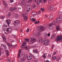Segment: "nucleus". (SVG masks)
Here are the masks:
<instances>
[{"instance_id": "obj_1", "label": "nucleus", "mask_w": 62, "mask_h": 62, "mask_svg": "<svg viewBox=\"0 0 62 62\" xmlns=\"http://www.w3.org/2000/svg\"><path fill=\"white\" fill-rule=\"evenodd\" d=\"M57 41H62V35H60L57 36L56 39Z\"/></svg>"}, {"instance_id": "obj_2", "label": "nucleus", "mask_w": 62, "mask_h": 62, "mask_svg": "<svg viewBox=\"0 0 62 62\" xmlns=\"http://www.w3.org/2000/svg\"><path fill=\"white\" fill-rule=\"evenodd\" d=\"M55 24V22H53L52 23H51V24H50L49 25V26H50V27H48V28H50V29H54V27L52 26V28H51L52 25H54Z\"/></svg>"}, {"instance_id": "obj_3", "label": "nucleus", "mask_w": 62, "mask_h": 62, "mask_svg": "<svg viewBox=\"0 0 62 62\" xmlns=\"http://www.w3.org/2000/svg\"><path fill=\"white\" fill-rule=\"evenodd\" d=\"M20 23V21L19 20H17L14 21L13 22L14 24L15 25H17L18 24H19Z\"/></svg>"}, {"instance_id": "obj_4", "label": "nucleus", "mask_w": 62, "mask_h": 62, "mask_svg": "<svg viewBox=\"0 0 62 62\" xmlns=\"http://www.w3.org/2000/svg\"><path fill=\"white\" fill-rule=\"evenodd\" d=\"M17 8L16 7H13L10 8L9 10L10 11H15L17 10Z\"/></svg>"}, {"instance_id": "obj_5", "label": "nucleus", "mask_w": 62, "mask_h": 62, "mask_svg": "<svg viewBox=\"0 0 62 62\" xmlns=\"http://www.w3.org/2000/svg\"><path fill=\"white\" fill-rule=\"evenodd\" d=\"M54 6L53 5H51L49 7V8L48 9V10H52V11H54V10H53V9L54 8Z\"/></svg>"}, {"instance_id": "obj_6", "label": "nucleus", "mask_w": 62, "mask_h": 62, "mask_svg": "<svg viewBox=\"0 0 62 62\" xmlns=\"http://www.w3.org/2000/svg\"><path fill=\"white\" fill-rule=\"evenodd\" d=\"M21 4L23 5H26L27 4L26 1L25 0H23L21 2Z\"/></svg>"}, {"instance_id": "obj_7", "label": "nucleus", "mask_w": 62, "mask_h": 62, "mask_svg": "<svg viewBox=\"0 0 62 62\" xmlns=\"http://www.w3.org/2000/svg\"><path fill=\"white\" fill-rule=\"evenodd\" d=\"M49 42L47 40H44L43 41L42 43L44 44H45V45H47L48 43Z\"/></svg>"}, {"instance_id": "obj_8", "label": "nucleus", "mask_w": 62, "mask_h": 62, "mask_svg": "<svg viewBox=\"0 0 62 62\" xmlns=\"http://www.w3.org/2000/svg\"><path fill=\"white\" fill-rule=\"evenodd\" d=\"M22 16L24 18V20L25 21H26L27 19V17L25 16V15L24 14H23L22 15Z\"/></svg>"}, {"instance_id": "obj_9", "label": "nucleus", "mask_w": 62, "mask_h": 62, "mask_svg": "<svg viewBox=\"0 0 62 62\" xmlns=\"http://www.w3.org/2000/svg\"><path fill=\"white\" fill-rule=\"evenodd\" d=\"M32 1L33 2V1H34L35 2H37V0H28L27 2L28 3L31 4Z\"/></svg>"}, {"instance_id": "obj_10", "label": "nucleus", "mask_w": 62, "mask_h": 62, "mask_svg": "<svg viewBox=\"0 0 62 62\" xmlns=\"http://www.w3.org/2000/svg\"><path fill=\"white\" fill-rule=\"evenodd\" d=\"M36 41V39L32 38L31 41V44H32L33 43H34V42Z\"/></svg>"}, {"instance_id": "obj_11", "label": "nucleus", "mask_w": 62, "mask_h": 62, "mask_svg": "<svg viewBox=\"0 0 62 62\" xmlns=\"http://www.w3.org/2000/svg\"><path fill=\"white\" fill-rule=\"evenodd\" d=\"M7 30H6V31H7V32H10L11 31V29H10V28H7Z\"/></svg>"}, {"instance_id": "obj_12", "label": "nucleus", "mask_w": 62, "mask_h": 62, "mask_svg": "<svg viewBox=\"0 0 62 62\" xmlns=\"http://www.w3.org/2000/svg\"><path fill=\"white\" fill-rule=\"evenodd\" d=\"M41 3L42 2V0H38L37 2V4L38 5H39V4L40 3Z\"/></svg>"}, {"instance_id": "obj_13", "label": "nucleus", "mask_w": 62, "mask_h": 62, "mask_svg": "<svg viewBox=\"0 0 62 62\" xmlns=\"http://www.w3.org/2000/svg\"><path fill=\"white\" fill-rule=\"evenodd\" d=\"M27 58L28 60H31L32 59V57L31 56H29L27 57Z\"/></svg>"}, {"instance_id": "obj_14", "label": "nucleus", "mask_w": 62, "mask_h": 62, "mask_svg": "<svg viewBox=\"0 0 62 62\" xmlns=\"http://www.w3.org/2000/svg\"><path fill=\"white\" fill-rule=\"evenodd\" d=\"M33 53H38V51L37 49H34L33 50Z\"/></svg>"}, {"instance_id": "obj_15", "label": "nucleus", "mask_w": 62, "mask_h": 62, "mask_svg": "<svg viewBox=\"0 0 62 62\" xmlns=\"http://www.w3.org/2000/svg\"><path fill=\"white\" fill-rule=\"evenodd\" d=\"M2 38L3 39V41L4 42H7V39L6 38L4 37H3Z\"/></svg>"}, {"instance_id": "obj_16", "label": "nucleus", "mask_w": 62, "mask_h": 62, "mask_svg": "<svg viewBox=\"0 0 62 62\" xmlns=\"http://www.w3.org/2000/svg\"><path fill=\"white\" fill-rule=\"evenodd\" d=\"M30 6H27V11H30Z\"/></svg>"}, {"instance_id": "obj_17", "label": "nucleus", "mask_w": 62, "mask_h": 62, "mask_svg": "<svg viewBox=\"0 0 62 62\" xmlns=\"http://www.w3.org/2000/svg\"><path fill=\"white\" fill-rule=\"evenodd\" d=\"M44 29V28L42 27H40V31H43Z\"/></svg>"}, {"instance_id": "obj_18", "label": "nucleus", "mask_w": 62, "mask_h": 62, "mask_svg": "<svg viewBox=\"0 0 62 62\" xmlns=\"http://www.w3.org/2000/svg\"><path fill=\"white\" fill-rule=\"evenodd\" d=\"M6 21L7 22V23L8 24V26H9V24H10V22L8 21V19L6 20Z\"/></svg>"}, {"instance_id": "obj_19", "label": "nucleus", "mask_w": 62, "mask_h": 62, "mask_svg": "<svg viewBox=\"0 0 62 62\" xmlns=\"http://www.w3.org/2000/svg\"><path fill=\"white\" fill-rule=\"evenodd\" d=\"M53 56L52 57V59L53 60H55L56 58V57L55 56H53Z\"/></svg>"}, {"instance_id": "obj_20", "label": "nucleus", "mask_w": 62, "mask_h": 62, "mask_svg": "<svg viewBox=\"0 0 62 62\" xmlns=\"http://www.w3.org/2000/svg\"><path fill=\"white\" fill-rule=\"evenodd\" d=\"M39 41L40 42H41L42 41V38H41L39 39Z\"/></svg>"}, {"instance_id": "obj_21", "label": "nucleus", "mask_w": 62, "mask_h": 62, "mask_svg": "<svg viewBox=\"0 0 62 62\" xmlns=\"http://www.w3.org/2000/svg\"><path fill=\"white\" fill-rule=\"evenodd\" d=\"M3 4L4 5H5V6H7V4L6 2L5 1H4V0H3Z\"/></svg>"}, {"instance_id": "obj_22", "label": "nucleus", "mask_w": 62, "mask_h": 62, "mask_svg": "<svg viewBox=\"0 0 62 62\" xmlns=\"http://www.w3.org/2000/svg\"><path fill=\"white\" fill-rule=\"evenodd\" d=\"M61 59V58H60V57H58L56 58V60L57 61H59Z\"/></svg>"}, {"instance_id": "obj_23", "label": "nucleus", "mask_w": 62, "mask_h": 62, "mask_svg": "<svg viewBox=\"0 0 62 62\" xmlns=\"http://www.w3.org/2000/svg\"><path fill=\"white\" fill-rule=\"evenodd\" d=\"M7 44L8 45V46H12V44H10V43H7Z\"/></svg>"}, {"instance_id": "obj_24", "label": "nucleus", "mask_w": 62, "mask_h": 62, "mask_svg": "<svg viewBox=\"0 0 62 62\" xmlns=\"http://www.w3.org/2000/svg\"><path fill=\"white\" fill-rule=\"evenodd\" d=\"M56 29L57 31H58L59 30H60V28H59V26L57 27Z\"/></svg>"}, {"instance_id": "obj_25", "label": "nucleus", "mask_w": 62, "mask_h": 62, "mask_svg": "<svg viewBox=\"0 0 62 62\" xmlns=\"http://www.w3.org/2000/svg\"><path fill=\"white\" fill-rule=\"evenodd\" d=\"M56 21H56V23H59V22H60V21L59 20H56Z\"/></svg>"}, {"instance_id": "obj_26", "label": "nucleus", "mask_w": 62, "mask_h": 62, "mask_svg": "<svg viewBox=\"0 0 62 62\" xmlns=\"http://www.w3.org/2000/svg\"><path fill=\"white\" fill-rule=\"evenodd\" d=\"M11 15V13L9 12L8 14V16H7V17H9Z\"/></svg>"}, {"instance_id": "obj_27", "label": "nucleus", "mask_w": 62, "mask_h": 62, "mask_svg": "<svg viewBox=\"0 0 62 62\" xmlns=\"http://www.w3.org/2000/svg\"><path fill=\"white\" fill-rule=\"evenodd\" d=\"M6 52H7V55H9V53H9V51L7 50L6 51Z\"/></svg>"}, {"instance_id": "obj_28", "label": "nucleus", "mask_w": 62, "mask_h": 62, "mask_svg": "<svg viewBox=\"0 0 62 62\" xmlns=\"http://www.w3.org/2000/svg\"><path fill=\"white\" fill-rule=\"evenodd\" d=\"M6 29H7L5 28H4V27L2 28V30L4 31L6 30Z\"/></svg>"}, {"instance_id": "obj_29", "label": "nucleus", "mask_w": 62, "mask_h": 62, "mask_svg": "<svg viewBox=\"0 0 62 62\" xmlns=\"http://www.w3.org/2000/svg\"><path fill=\"white\" fill-rule=\"evenodd\" d=\"M24 39L25 40H26L27 41V42H29V41H30L29 39Z\"/></svg>"}, {"instance_id": "obj_30", "label": "nucleus", "mask_w": 62, "mask_h": 62, "mask_svg": "<svg viewBox=\"0 0 62 62\" xmlns=\"http://www.w3.org/2000/svg\"><path fill=\"white\" fill-rule=\"evenodd\" d=\"M52 36H53L54 38H55L56 37V34H53Z\"/></svg>"}, {"instance_id": "obj_31", "label": "nucleus", "mask_w": 62, "mask_h": 62, "mask_svg": "<svg viewBox=\"0 0 62 62\" xmlns=\"http://www.w3.org/2000/svg\"><path fill=\"white\" fill-rule=\"evenodd\" d=\"M43 57L44 58H46V54H44L43 55Z\"/></svg>"}, {"instance_id": "obj_32", "label": "nucleus", "mask_w": 62, "mask_h": 62, "mask_svg": "<svg viewBox=\"0 0 62 62\" xmlns=\"http://www.w3.org/2000/svg\"><path fill=\"white\" fill-rule=\"evenodd\" d=\"M25 44H26V43H24L22 45V46H24L25 45Z\"/></svg>"}, {"instance_id": "obj_33", "label": "nucleus", "mask_w": 62, "mask_h": 62, "mask_svg": "<svg viewBox=\"0 0 62 62\" xmlns=\"http://www.w3.org/2000/svg\"><path fill=\"white\" fill-rule=\"evenodd\" d=\"M44 35L45 37H47V34L46 33H44Z\"/></svg>"}, {"instance_id": "obj_34", "label": "nucleus", "mask_w": 62, "mask_h": 62, "mask_svg": "<svg viewBox=\"0 0 62 62\" xmlns=\"http://www.w3.org/2000/svg\"><path fill=\"white\" fill-rule=\"evenodd\" d=\"M0 17L1 19H4V17L3 16H0Z\"/></svg>"}, {"instance_id": "obj_35", "label": "nucleus", "mask_w": 62, "mask_h": 62, "mask_svg": "<svg viewBox=\"0 0 62 62\" xmlns=\"http://www.w3.org/2000/svg\"><path fill=\"white\" fill-rule=\"evenodd\" d=\"M8 26H7V25H5V24H4V26H3V27H8Z\"/></svg>"}, {"instance_id": "obj_36", "label": "nucleus", "mask_w": 62, "mask_h": 62, "mask_svg": "<svg viewBox=\"0 0 62 62\" xmlns=\"http://www.w3.org/2000/svg\"><path fill=\"white\" fill-rule=\"evenodd\" d=\"M39 23V21H38L37 22H35V24H37V23Z\"/></svg>"}, {"instance_id": "obj_37", "label": "nucleus", "mask_w": 62, "mask_h": 62, "mask_svg": "<svg viewBox=\"0 0 62 62\" xmlns=\"http://www.w3.org/2000/svg\"><path fill=\"white\" fill-rule=\"evenodd\" d=\"M29 28H28L26 31L27 33H28V32H29Z\"/></svg>"}, {"instance_id": "obj_38", "label": "nucleus", "mask_w": 62, "mask_h": 62, "mask_svg": "<svg viewBox=\"0 0 62 62\" xmlns=\"http://www.w3.org/2000/svg\"><path fill=\"white\" fill-rule=\"evenodd\" d=\"M40 10H42V12H44V9H43V8H41Z\"/></svg>"}, {"instance_id": "obj_39", "label": "nucleus", "mask_w": 62, "mask_h": 62, "mask_svg": "<svg viewBox=\"0 0 62 62\" xmlns=\"http://www.w3.org/2000/svg\"><path fill=\"white\" fill-rule=\"evenodd\" d=\"M32 22H35V19H34V18H32Z\"/></svg>"}, {"instance_id": "obj_40", "label": "nucleus", "mask_w": 62, "mask_h": 62, "mask_svg": "<svg viewBox=\"0 0 62 62\" xmlns=\"http://www.w3.org/2000/svg\"><path fill=\"white\" fill-rule=\"evenodd\" d=\"M14 1L13 0H10V3H12V2H13Z\"/></svg>"}, {"instance_id": "obj_41", "label": "nucleus", "mask_w": 62, "mask_h": 62, "mask_svg": "<svg viewBox=\"0 0 62 62\" xmlns=\"http://www.w3.org/2000/svg\"><path fill=\"white\" fill-rule=\"evenodd\" d=\"M54 37H53V36L52 35L51 37V39H54Z\"/></svg>"}, {"instance_id": "obj_42", "label": "nucleus", "mask_w": 62, "mask_h": 62, "mask_svg": "<svg viewBox=\"0 0 62 62\" xmlns=\"http://www.w3.org/2000/svg\"><path fill=\"white\" fill-rule=\"evenodd\" d=\"M32 14L33 15H35V14H35V12H32Z\"/></svg>"}, {"instance_id": "obj_43", "label": "nucleus", "mask_w": 62, "mask_h": 62, "mask_svg": "<svg viewBox=\"0 0 62 62\" xmlns=\"http://www.w3.org/2000/svg\"><path fill=\"white\" fill-rule=\"evenodd\" d=\"M32 7L33 8H34L36 7V5L34 4L33 6Z\"/></svg>"}, {"instance_id": "obj_44", "label": "nucleus", "mask_w": 62, "mask_h": 62, "mask_svg": "<svg viewBox=\"0 0 62 62\" xmlns=\"http://www.w3.org/2000/svg\"><path fill=\"white\" fill-rule=\"evenodd\" d=\"M20 53H19L18 55V57L19 58H20Z\"/></svg>"}, {"instance_id": "obj_45", "label": "nucleus", "mask_w": 62, "mask_h": 62, "mask_svg": "<svg viewBox=\"0 0 62 62\" xmlns=\"http://www.w3.org/2000/svg\"><path fill=\"white\" fill-rule=\"evenodd\" d=\"M56 52H54L53 54V56H54V55H55V54H56Z\"/></svg>"}, {"instance_id": "obj_46", "label": "nucleus", "mask_w": 62, "mask_h": 62, "mask_svg": "<svg viewBox=\"0 0 62 62\" xmlns=\"http://www.w3.org/2000/svg\"><path fill=\"white\" fill-rule=\"evenodd\" d=\"M48 57L49 58H51V55H49L48 56Z\"/></svg>"}, {"instance_id": "obj_47", "label": "nucleus", "mask_w": 62, "mask_h": 62, "mask_svg": "<svg viewBox=\"0 0 62 62\" xmlns=\"http://www.w3.org/2000/svg\"><path fill=\"white\" fill-rule=\"evenodd\" d=\"M59 14V15H62V13H60Z\"/></svg>"}, {"instance_id": "obj_48", "label": "nucleus", "mask_w": 62, "mask_h": 62, "mask_svg": "<svg viewBox=\"0 0 62 62\" xmlns=\"http://www.w3.org/2000/svg\"><path fill=\"white\" fill-rule=\"evenodd\" d=\"M17 46V45H16L13 46L14 47H16Z\"/></svg>"}, {"instance_id": "obj_49", "label": "nucleus", "mask_w": 62, "mask_h": 62, "mask_svg": "<svg viewBox=\"0 0 62 62\" xmlns=\"http://www.w3.org/2000/svg\"><path fill=\"white\" fill-rule=\"evenodd\" d=\"M8 62H11V60L10 59L9 60H8Z\"/></svg>"}, {"instance_id": "obj_50", "label": "nucleus", "mask_w": 62, "mask_h": 62, "mask_svg": "<svg viewBox=\"0 0 62 62\" xmlns=\"http://www.w3.org/2000/svg\"><path fill=\"white\" fill-rule=\"evenodd\" d=\"M12 36H13V37H16V35H12Z\"/></svg>"}, {"instance_id": "obj_51", "label": "nucleus", "mask_w": 62, "mask_h": 62, "mask_svg": "<svg viewBox=\"0 0 62 62\" xmlns=\"http://www.w3.org/2000/svg\"><path fill=\"white\" fill-rule=\"evenodd\" d=\"M24 48L25 49H27V46L24 47Z\"/></svg>"}, {"instance_id": "obj_52", "label": "nucleus", "mask_w": 62, "mask_h": 62, "mask_svg": "<svg viewBox=\"0 0 62 62\" xmlns=\"http://www.w3.org/2000/svg\"><path fill=\"white\" fill-rule=\"evenodd\" d=\"M48 37H50V33H48L47 35Z\"/></svg>"}, {"instance_id": "obj_53", "label": "nucleus", "mask_w": 62, "mask_h": 62, "mask_svg": "<svg viewBox=\"0 0 62 62\" xmlns=\"http://www.w3.org/2000/svg\"><path fill=\"white\" fill-rule=\"evenodd\" d=\"M47 17V16L46 15L45 16V18H46Z\"/></svg>"}, {"instance_id": "obj_54", "label": "nucleus", "mask_w": 62, "mask_h": 62, "mask_svg": "<svg viewBox=\"0 0 62 62\" xmlns=\"http://www.w3.org/2000/svg\"><path fill=\"white\" fill-rule=\"evenodd\" d=\"M54 45H53L52 46V49H53V48L54 47Z\"/></svg>"}, {"instance_id": "obj_55", "label": "nucleus", "mask_w": 62, "mask_h": 62, "mask_svg": "<svg viewBox=\"0 0 62 62\" xmlns=\"http://www.w3.org/2000/svg\"><path fill=\"white\" fill-rule=\"evenodd\" d=\"M38 62V61L37 60H35L34 61V62Z\"/></svg>"}, {"instance_id": "obj_56", "label": "nucleus", "mask_w": 62, "mask_h": 62, "mask_svg": "<svg viewBox=\"0 0 62 62\" xmlns=\"http://www.w3.org/2000/svg\"><path fill=\"white\" fill-rule=\"evenodd\" d=\"M20 31L21 32H22V31H23V30L22 29H20Z\"/></svg>"}, {"instance_id": "obj_57", "label": "nucleus", "mask_w": 62, "mask_h": 62, "mask_svg": "<svg viewBox=\"0 0 62 62\" xmlns=\"http://www.w3.org/2000/svg\"><path fill=\"white\" fill-rule=\"evenodd\" d=\"M9 22H10V23H11V20H10V19H9Z\"/></svg>"}, {"instance_id": "obj_58", "label": "nucleus", "mask_w": 62, "mask_h": 62, "mask_svg": "<svg viewBox=\"0 0 62 62\" xmlns=\"http://www.w3.org/2000/svg\"><path fill=\"white\" fill-rule=\"evenodd\" d=\"M47 0H43L44 2H46Z\"/></svg>"}, {"instance_id": "obj_59", "label": "nucleus", "mask_w": 62, "mask_h": 62, "mask_svg": "<svg viewBox=\"0 0 62 62\" xmlns=\"http://www.w3.org/2000/svg\"><path fill=\"white\" fill-rule=\"evenodd\" d=\"M19 52H20V53H21V50H19Z\"/></svg>"}, {"instance_id": "obj_60", "label": "nucleus", "mask_w": 62, "mask_h": 62, "mask_svg": "<svg viewBox=\"0 0 62 62\" xmlns=\"http://www.w3.org/2000/svg\"><path fill=\"white\" fill-rule=\"evenodd\" d=\"M1 55V52L0 51V55Z\"/></svg>"}, {"instance_id": "obj_61", "label": "nucleus", "mask_w": 62, "mask_h": 62, "mask_svg": "<svg viewBox=\"0 0 62 62\" xmlns=\"http://www.w3.org/2000/svg\"><path fill=\"white\" fill-rule=\"evenodd\" d=\"M41 12L40 11H39V13H40Z\"/></svg>"}, {"instance_id": "obj_62", "label": "nucleus", "mask_w": 62, "mask_h": 62, "mask_svg": "<svg viewBox=\"0 0 62 62\" xmlns=\"http://www.w3.org/2000/svg\"><path fill=\"white\" fill-rule=\"evenodd\" d=\"M14 41L13 40L12 41V42H13Z\"/></svg>"}, {"instance_id": "obj_63", "label": "nucleus", "mask_w": 62, "mask_h": 62, "mask_svg": "<svg viewBox=\"0 0 62 62\" xmlns=\"http://www.w3.org/2000/svg\"><path fill=\"white\" fill-rule=\"evenodd\" d=\"M58 19H60V18H58Z\"/></svg>"}, {"instance_id": "obj_64", "label": "nucleus", "mask_w": 62, "mask_h": 62, "mask_svg": "<svg viewBox=\"0 0 62 62\" xmlns=\"http://www.w3.org/2000/svg\"><path fill=\"white\" fill-rule=\"evenodd\" d=\"M1 45H3V44H2Z\"/></svg>"}]
</instances>
